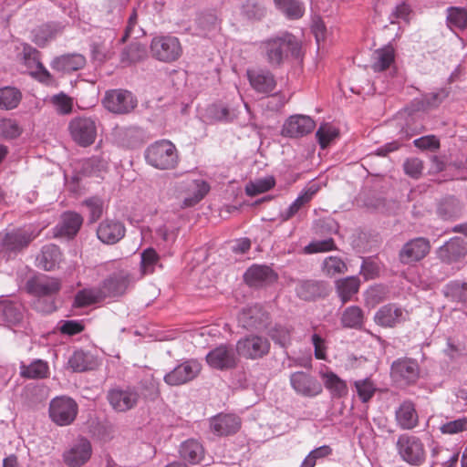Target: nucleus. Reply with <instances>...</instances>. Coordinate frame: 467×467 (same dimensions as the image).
Returning <instances> with one entry per match:
<instances>
[{
	"label": "nucleus",
	"instance_id": "nucleus-1",
	"mask_svg": "<svg viewBox=\"0 0 467 467\" xmlns=\"http://www.w3.org/2000/svg\"><path fill=\"white\" fill-rule=\"evenodd\" d=\"M261 48L268 58H299L304 56L301 43L290 33L263 42Z\"/></svg>",
	"mask_w": 467,
	"mask_h": 467
},
{
	"label": "nucleus",
	"instance_id": "nucleus-2",
	"mask_svg": "<svg viewBox=\"0 0 467 467\" xmlns=\"http://www.w3.org/2000/svg\"><path fill=\"white\" fill-rule=\"evenodd\" d=\"M145 157L149 164L160 170L173 169L179 161L175 145L165 140L148 147Z\"/></svg>",
	"mask_w": 467,
	"mask_h": 467
},
{
	"label": "nucleus",
	"instance_id": "nucleus-3",
	"mask_svg": "<svg viewBox=\"0 0 467 467\" xmlns=\"http://www.w3.org/2000/svg\"><path fill=\"white\" fill-rule=\"evenodd\" d=\"M389 376L394 385L407 388L417 383L420 377V368L414 358H399L391 363Z\"/></svg>",
	"mask_w": 467,
	"mask_h": 467
},
{
	"label": "nucleus",
	"instance_id": "nucleus-4",
	"mask_svg": "<svg viewBox=\"0 0 467 467\" xmlns=\"http://www.w3.org/2000/svg\"><path fill=\"white\" fill-rule=\"evenodd\" d=\"M396 449L400 458L410 465L420 466L425 461L424 445L418 437L409 434L400 435Z\"/></svg>",
	"mask_w": 467,
	"mask_h": 467
},
{
	"label": "nucleus",
	"instance_id": "nucleus-5",
	"mask_svg": "<svg viewBox=\"0 0 467 467\" xmlns=\"http://www.w3.org/2000/svg\"><path fill=\"white\" fill-rule=\"evenodd\" d=\"M68 131L72 140L81 147L90 146L97 138V125L91 117L78 116L68 123Z\"/></svg>",
	"mask_w": 467,
	"mask_h": 467
},
{
	"label": "nucleus",
	"instance_id": "nucleus-6",
	"mask_svg": "<svg viewBox=\"0 0 467 467\" xmlns=\"http://www.w3.org/2000/svg\"><path fill=\"white\" fill-rule=\"evenodd\" d=\"M270 349L268 338L255 334L245 336L236 342L237 354L246 359L263 358L269 354Z\"/></svg>",
	"mask_w": 467,
	"mask_h": 467
},
{
	"label": "nucleus",
	"instance_id": "nucleus-7",
	"mask_svg": "<svg viewBox=\"0 0 467 467\" xmlns=\"http://www.w3.org/2000/svg\"><path fill=\"white\" fill-rule=\"evenodd\" d=\"M78 411L77 402L67 397H57L50 401L49 417L58 426L70 425L76 419Z\"/></svg>",
	"mask_w": 467,
	"mask_h": 467
},
{
	"label": "nucleus",
	"instance_id": "nucleus-8",
	"mask_svg": "<svg viewBox=\"0 0 467 467\" xmlns=\"http://www.w3.org/2000/svg\"><path fill=\"white\" fill-rule=\"evenodd\" d=\"M38 234L39 232H36L30 227L2 233L0 234V246L4 251L18 253L26 248Z\"/></svg>",
	"mask_w": 467,
	"mask_h": 467
},
{
	"label": "nucleus",
	"instance_id": "nucleus-9",
	"mask_svg": "<svg viewBox=\"0 0 467 467\" xmlns=\"http://www.w3.org/2000/svg\"><path fill=\"white\" fill-rule=\"evenodd\" d=\"M107 399L114 410L127 412L137 407L140 394L134 387L117 388L108 392Z\"/></svg>",
	"mask_w": 467,
	"mask_h": 467
},
{
	"label": "nucleus",
	"instance_id": "nucleus-10",
	"mask_svg": "<svg viewBox=\"0 0 467 467\" xmlns=\"http://www.w3.org/2000/svg\"><path fill=\"white\" fill-rule=\"evenodd\" d=\"M236 349L231 345H220L206 355L207 364L215 369L227 370L234 368L239 361Z\"/></svg>",
	"mask_w": 467,
	"mask_h": 467
},
{
	"label": "nucleus",
	"instance_id": "nucleus-11",
	"mask_svg": "<svg viewBox=\"0 0 467 467\" xmlns=\"http://www.w3.org/2000/svg\"><path fill=\"white\" fill-rule=\"evenodd\" d=\"M103 105L113 113L125 114L136 107L137 100L128 90L113 89L106 92Z\"/></svg>",
	"mask_w": 467,
	"mask_h": 467
},
{
	"label": "nucleus",
	"instance_id": "nucleus-12",
	"mask_svg": "<svg viewBox=\"0 0 467 467\" xmlns=\"http://www.w3.org/2000/svg\"><path fill=\"white\" fill-rule=\"evenodd\" d=\"M430 251V241L424 237H417L402 246L399 253V258L403 265H411L424 259Z\"/></svg>",
	"mask_w": 467,
	"mask_h": 467
},
{
	"label": "nucleus",
	"instance_id": "nucleus-13",
	"mask_svg": "<svg viewBox=\"0 0 467 467\" xmlns=\"http://www.w3.org/2000/svg\"><path fill=\"white\" fill-rule=\"evenodd\" d=\"M130 282V274L125 270H119L104 279L99 287L105 298L120 296L126 293Z\"/></svg>",
	"mask_w": 467,
	"mask_h": 467
},
{
	"label": "nucleus",
	"instance_id": "nucleus-14",
	"mask_svg": "<svg viewBox=\"0 0 467 467\" xmlns=\"http://www.w3.org/2000/svg\"><path fill=\"white\" fill-rule=\"evenodd\" d=\"M201 371V365L196 360H187L164 376V381L170 386H180L194 379Z\"/></svg>",
	"mask_w": 467,
	"mask_h": 467
},
{
	"label": "nucleus",
	"instance_id": "nucleus-15",
	"mask_svg": "<svg viewBox=\"0 0 467 467\" xmlns=\"http://www.w3.org/2000/svg\"><path fill=\"white\" fill-rule=\"evenodd\" d=\"M290 384L297 394L305 397L317 396L323 390L321 383L315 377L305 371L292 373Z\"/></svg>",
	"mask_w": 467,
	"mask_h": 467
},
{
	"label": "nucleus",
	"instance_id": "nucleus-16",
	"mask_svg": "<svg viewBox=\"0 0 467 467\" xmlns=\"http://www.w3.org/2000/svg\"><path fill=\"white\" fill-rule=\"evenodd\" d=\"M239 322L246 329L263 331L268 328L270 316L261 306H253L243 309Z\"/></svg>",
	"mask_w": 467,
	"mask_h": 467
},
{
	"label": "nucleus",
	"instance_id": "nucleus-17",
	"mask_svg": "<svg viewBox=\"0 0 467 467\" xmlns=\"http://www.w3.org/2000/svg\"><path fill=\"white\" fill-rule=\"evenodd\" d=\"M60 288V280L47 275L33 276L26 284L27 293L39 297L55 295Z\"/></svg>",
	"mask_w": 467,
	"mask_h": 467
},
{
	"label": "nucleus",
	"instance_id": "nucleus-18",
	"mask_svg": "<svg viewBox=\"0 0 467 467\" xmlns=\"http://www.w3.org/2000/svg\"><path fill=\"white\" fill-rule=\"evenodd\" d=\"M91 454V443L88 440L80 438L64 451L63 461L68 467H80L90 459Z\"/></svg>",
	"mask_w": 467,
	"mask_h": 467
},
{
	"label": "nucleus",
	"instance_id": "nucleus-19",
	"mask_svg": "<svg viewBox=\"0 0 467 467\" xmlns=\"http://www.w3.org/2000/svg\"><path fill=\"white\" fill-rule=\"evenodd\" d=\"M126 234L124 223L119 220L106 218L97 228L98 239L105 244L119 243Z\"/></svg>",
	"mask_w": 467,
	"mask_h": 467
},
{
	"label": "nucleus",
	"instance_id": "nucleus-20",
	"mask_svg": "<svg viewBox=\"0 0 467 467\" xmlns=\"http://www.w3.org/2000/svg\"><path fill=\"white\" fill-rule=\"evenodd\" d=\"M150 49L159 58H179L182 54L179 39L171 36L154 37Z\"/></svg>",
	"mask_w": 467,
	"mask_h": 467
},
{
	"label": "nucleus",
	"instance_id": "nucleus-21",
	"mask_svg": "<svg viewBox=\"0 0 467 467\" xmlns=\"http://www.w3.org/2000/svg\"><path fill=\"white\" fill-rule=\"evenodd\" d=\"M245 283L254 287H261L276 282L278 276L269 266L254 265L244 275Z\"/></svg>",
	"mask_w": 467,
	"mask_h": 467
},
{
	"label": "nucleus",
	"instance_id": "nucleus-22",
	"mask_svg": "<svg viewBox=\"0 0 467 467\" xmlns=\"http://www.w3.org/2000/svg\"><path fill=\"white\" fill-rule=\"evenodd\" d=\"M83 224V217L75 212L62 213L60 222L54 228L56 237L74 238Z\"/></svg>",
	"mask_w": 467,
	"mask_h": 467
},
{
	"label": "nucleus",
	"instance_id": "nucleus-23",
	"mask_svg": "<svg viewBox=\"0 0 467 467\" xmlns=\"http://www.w3.org/2000/svg\"><path fill=\"white\" fill-rule=\"evenodd\" d=\"M247 78L252 88L258 93L269 94L276 87L274 75L265 69H248Z\"/></svg>",
	"mask_w": 467,
	"mask_h": 467
},
{
	"label": "nucleus",
	"instance_id": "nucleus-24",
	"mask_svg": "<svg viewBox=\"0 0 467 467\" xmlns=\"http://www.w3.org/2000/svg\"><path fill=\"white\" fill-rule=\"evenodd\" d=\"M315 127V121L308 116H292L284 125L283 134L295 138L301 137L310 133Z\"/></svg>",
	"mask_w": 467,
	"mask_h": 467
},
{
	"label": "nucleus",
	"instance_id": "nucleus-25",
	"mask_svg": "<svg viewBox=\"0 0 467 467\" xmlns=\"http://www.w3.org/2000/svg\"><path fill=\"white\" fill-rule=\"evenodd\" d=\"M398 426L402 430H412L419 425V415L411 400H404L395 412Z\"/></svg>",
	"mask_w": 467,
	"mask_h": 467
},
{
	"label": "nucleus",
	"instance_id": "nucleus-26",
	"mask_svg": "<svg viewBox=\"0 0 467 467\" xmlns=\"http://www.w3.org/2000/svg\"><path fill=\"white\" fill-rule=\"evenodd\" d=\"M403 309L394 304L381 306L374 316V321L382 327H394L404 320Z\"/></svg>",
	"mask_w": 467,
	"mask_h": 467
},
{
	"label": "nucleus",
	"instance_id": "nucleus-27",
	"mask_svg": "<svg viewBox=\"0 0 467 467\" xmlns=\"http://www.w3.org/2000/svg\"><path fill=\"white\" fill-rule=\"evenodd\" d=\"M467 254V242L461 237H453L439 250L440 258L451 263L459 261Z\"/></svg>",
	"mask_w": 467,
	"mask_h": 467
},
{
	"label": "nucleus",
	"instance_id": "nucleus-28",
	"mask_svg": "<svg viewBox=\"0 0 467 467\" xmlns=\"http://www.w3.org/2000/svg\"><path fill=\"white\" fill-rule=\"evenodd\" d=\"M240 427L241 420L234 414H219L211 420L213 432L219 436L234 434Z\"/></svg>",
	"mask_w": 467,
	"mask_h": 467
},
{
	"label": "nucleus",
	"instance_id": "nucleus-29",
	"mask_svg": "<svg viewBox=\"0 0 467 467\" xmlns=\"http://www.w3.org/2000/svg\"><path fill=\"white\" fill-rule=\"evenodd\" d=\"M320 186L317 183L305 188L298 197L290 204L288 209L281 213V220L286 222L293 218L305 205L308 204L319 192Z\"/></svg>",
	"mask_w": 467,
	"mask_h": 467
},
{
	"label": "nucleus",
	"instance_id": "nucleus-30",
	"mask_svg": "<svg viewBox=\"0 0 467 467\" xmlns=\"http://www.w3.org/2000/svg\"><path fill=\"white\" fill-rule=\"evenodd\" d=\"M62 254L56 244H47L42 248L41 255L37 258L38 266L46 271L54 270L61 262Z\"/></svg>",
	"mask_w": 467,
	"mask_h": 467
},
{
	"label": "nucleus",
	"instance_id": "nucleus-31",
	"mask_svg": "<svg viewBox=\"0 0 467 467\" xmlns=\"http://www.w3.org/2000/svg\"><path fill=\"white\" fill-rule=\"evenodd\" d=\"M340 321L343 327L361 329L365 321L364 312L358 306H348L342 312Z\"/></svg>",
	"mask_w": 467,
	"mask_h": 467
},
{
	"label": "nucleus",
	"instance_id": "nucleus-32",
	"mask_svg": "<svg viewBox=\"0 0 467 467\" xmlns=\"http://www.w3.org/2000/svg\"><path fill=\"white\" fill-rule=\"evenodd\" d=\"M360 281L358 277L348 276L336 282V288L342 304L348 302L358 292Z\"/></svg>",
	"mask_w": 467,
	"mask_h": 467
},
{
	"label": "nucleus",
	"instance_id": "nucleus-33",
	"mask_svg": "<svg viewBox=\"0 0 467 467\" xmlns=\"http://www.w3.org/2000/svg\"><path fill=\"white\" fill-rule=\"evenodd\" d=\"M267 334L275 344L286 348L292 343L293 327L287 325L275 324L267 328Z\"/></svg>",
	"mask_w": 467,
	"mask_h": 467
},
{
	"label": "nucleus",
	"instance_id": "nucleus-34",
	"mask_svg": "<svg viewBox=\"0 0 467 467\" xmlns=\"http://www.w3.org/2000/svg\"><path fill=\"white\" fill-rule=\"evenodd\" d=\"M321 378L325 387L334 397H343L348 394V386L345 380L340 379L336 373L327 371L321 373Z\"/></svg>",
	"mask_w": 467,
	"mask_h": 467
},
{
	"label": "nucleus",
	"instance_id": "nucleus-35",
	"mask_svg": "<svg viewBox=\"0 0 467 467\" xmlns=\"http://www.w3.org/2000/svg\"><path fill=\"white\" fill-rule=\"evenodd\" d=\"M325 291V284L315 280L302 281L296 288L297 295L304 300H312L321 296Z\"/></svg>",
	"mask_w": 467,
	"mask_h": 467
},
{
	"label": "nucleus",
	"instance_id": "nucleus-36",
	"mask_svg": "<svg viewBox=\"0 0 467 467\" xmlns=\"http://www.w3.org/2000/svg\"><path fill=\"white\" fill-rule=\"evenodd\" d=\"M104 298L100 287L84 288L75 295L73 306L75 307H86L99 303Z\"/></svg>",
	"mask_w": 467,
	"mask_h": 467
},
{
	"label": "nucleus",
	"instance_id": "nucleus-37",
	"mask_svg": "<svg viewBox=\"0 0 467 467\" xmlns=\"http://www.w3.org/2000/svg\"><path fill=\"white\" fill-rule=\"evenodd\" d=\"M274 3L288 19H299L305 14V6L300 0H274Z\"/></svg>",
	"mask_w": 467,
	"mask_h": 467
},
{
	"label": "nucleus",
	"instance_id": "nucleus-38",
	"mask_svg": "<svg viewBox=\"0 0 467 467\" xmlns=\"http://www.w3.org/2000/svg\"><path fill=\"white\" fill-rule=\"evenodd\" d=\"M182 458L189 462L198 463L203 457V448L200 442L195 440H188L182 443L180 448Z\"/></svg>",
	"mask_w": 467,
	"mask_h": 467
},
{
	"label": "nucleus",
	"instance_id": "nucleus-39",
	"mask_svg": "<svg viewBox=\"0 0 467 467\" xmlns=\"http://www.w3.org/2000/svg\"><path fill=\"white\" fill-rule=\"evenodd\" d=\"M49 374V368L47 362L37 359L29 365L20 367V375L26 379H45Z\"/></svg>",
	"mask_w": 467,
	"mask_h": 467
},
{
	"label": "nucleus",
	"instance_id": "nucleus-40",
	"mask_svg": "<svg viewBox=\"0 0 467 467\" xmlns=\"http://www.w3.org/2000/svg\"><path fill=\"white\" fill-rule=\"evenodd\" d=\"M22 99V93L13 87L0 88V109L10 110L18 107Z\"/></svg>",
	"mask_w": 467,
	"mask_h": 467
},
{
	"label": "nucleus",
	"instance_id": "nucleus-41",
	"mask_svg": "<svg viewBox=\"0 0 467 467\" xmlns=\"http://www.w3.org/2000/svg\"><path fill=\"white\" fill-rule=\"evenodd\" d=\"M447 24L451 30H463L467 27V10L462 7L448 8Z\"/></svg>",
	"mask_w": 467,
	"mask_h": 467
},
{
	"label": "nucleus",
	"instance_id": "nucleus-42",
	"mask_svg": "<svg viewBox=\"0 0 467 467\" xmlns=\"http://www.w3.org/2000/svg\"><path fill=\"white\" fill-rule=\"evenodd\" d=\"M67 364L76 372L92 369L94 366L92 358L82 350L75 351L69 358Z\"/></svg>",
	"mask_w": 467,
	"mask_h": 467
},
{
	"label": "nucleus",
	"instance_id": "nucleus-43",
	"mask_svg": "<svg viewBox=\"0 0 467 467\" xmlns=\"http://www.w3.org/2000/svg\"><path fill=\"white\" fill-rule=\"evenodd\" d=\"M275 185V180L273 176L260 178L254 182H250L245 186V193L248 196H255L273 189Z\"/></svg>",
	"mask_w": 467,
	"mask_h": 467
},
{
	"label": "nucleus",
	"instance_id": "nucleus-44",
	"mask_svg": "<svg viewBox=\"0 0 467 467\" xmlns=\"http://www.w3.org/2000/svg\"><path fill=\"white\" fill-rule=\"evenodd\" d=\"M266 14L265 7L254 1L246 0L241 7V15L249 21L261 20Z\"/></svg>",
	"mask_w": 467,
	"mask_h": 467
},
{
	"label": "nucleus",
	"instance_id": "nucleus-45",
	"mask_svg": "<svg viewBox=\"0 0 467 467\" xmlns=\"http://www.w3.org/2000/svg\"><path fill=\"white\" fill-rule=\"evenodd\" d=\"M210 185L202 180H196L193 182V193L192 196L187 197L183 201V207H192L201 202L206 194L210 192Z\"/></svg>",
	"mask_w": 467,
	"mask_h": 467
},
{
	"label": "nucleus",
	"instance_id": "nucleus-46",
	"mask_svg": "<svg viewBox=\"0 0 467 467\" xmlns=\"http://www.w3.org/2000/svg\"><path fill=\"white\" fill-rule=\"evenodd\" d=\"M0 315L10 324H18L23 319L22 306L19 304L4 303L0 305Z\"/></svg>",
	"mask_w": 467,
	"mask_h": 467
},
{
	"label": "nucleus",
	"instance_id": "nucleus-47",
	"mask_svg": "<svg viewBox=\"0 0 467 467\" xmlns=\"http://www.w3.org/2000/svg\"><path fill=\"white\" fill-rule=\"evenodd\" d=\"M160 262V256L153 248L145 249L140 254V271L143 275L152 274Z\"/></svg>",
	"mask_w": 467,
	"mask_h": 467
},
{
	"label": "nucleus",
	"instance_id": "nucleus-48",
	"mask_svg": "<svg viewBox=\"0 0 467 467\" xmlns=\"http://www.w3.org/2000/svg\"><path fill=\"white\" fill-rule=\"evenodd\" d=\"M338 135V130L328 123L322 124L316 133L317 141L322 149H326Z\"/></svg>",
	"mask_w": 467,
	"mask_h": 467
},
{
	"label": "nucleus",
	"instance_id": "nucleus-49",
	"mask_svg": "<svg viewBox=\"0 0 467 467\" xmlns=\"http://www.w3.org/2000/svg\"><path fill=\"white\" fill-rule=\"evenodd\" d=\"M462 206L454 197L445 198L439 205V213L444 219H450L457 216L461 212Z\"/></svg>",
	"mask_w": 467,
	"mask_h": 467
},
{
	"label": "nucleus",
	"instance_id": "nucleus-50",
	"mask_svg": "<svg viewBox=\"0 0 467 467\" xmlns=\"http://www.w3.org/2000/svg\"><path fill=\"white\" fill-rule=\"evenodd\" d=\"M322 270L326 275L334 276L338 274H344L348 267L339 257L329 256L324 260Z\"/></svg>",
	"mask_w": 467,
	"mask_h": 467
},
{
	"label": "nucleus",
	"instance_id": "nucleus-51",
	"mask_svg": "<svg viewBox=\"0 0 467 467\" xmlns=\"http://www.w3.org/2000/svg\"><path fill=\"white\" fill-rule=\"evenodd\" d=\"M354 385L362 402L370 400L376 392V385L370 379L357 380Z\"/></svg>",
	"mask_w": 467,
	"mask_h": 467
},
{
	"label": "nucleus",
	"instance_id": "nucleus-52",
	"mask_svg": "<svg viewBox=\"0 0 467 467\" xmlns=\"http://www.w3.org/2000/svg\"><path fill=\"white\" fill-rule=\"evenodd\" d=\"M447 295L454 301L467 303V283H451L447 287Z\"/></svg>",
	"mask_w": 467,
	"mask_h": 467
},
{
	"label": "nucleus",
	"instance_id": "nucleus-53",
	"mask_svg": "<svg viewBox=\"0 0 467 467\" xmlns=\"http://www.w3.org/2000/svg\"><path fill=\"white\" fill-rule=\"evenodd\" d=\"M56 110L62 115L69 114L73 109V100L70 97L64 93L54 95L51 99Z\"/></svg>",
	"mask_w": 467,
	"mask_h": 467
},
{
	"label": "nucleus",
	"instance_id": "nucleus-54",
	"mask_svg": "<svg viewBox=\"0 0 467 467\" xmlns=\"http://www.w3.org/2000/svg\"><path fill=\"white\" fill-rule=\"evenodd\" d=\"M0 132L6 139H15L20 136L22 128L15 119H3L0 123Z\"/></svg>",
	"mask_w": 467,
	"mask_h": 467
},
{
	"label": "nucleus",
	"instance_id": "nucleus-55",
	"mask_svg": "<svg viewBox=\"0 0 467 467\" xmlns=\"http://www.w3.org/2000/svg\"><path fill=\"white\" fill-rule=\"evenodd\" d=\"M403 169L408 176L413 179H419L424 169L423 161L416 157L409 158L405 161Z\"/></svg>",
	"mask_w": 467,
	"mask_h": 467
},
{
	"label": "nucleus",
	"instance_id": "nucleus-56",
	"mask_svg": "<svg viewBox=\"0 0 467 467\" xmlns=\"http://www.w3.org/2000/svg\"><path fill=\"white\" fill-rule=\"evenodd\" d=\"M89 211V222L95 223L103 213V201L99 197H91L84 202Z\"/></svg>",
	"mask_w": 467,
	"mask_h": 467
},
{
	"label": "nucleus",
	"instance_id": "nucleus-57",
	"mask_svg": "<svg viewBox=\"0 0 467 467\" xmlns=\"http://www.w3.org/2000/svg\"><path fill=\"white\" fill-rule=\"evenodd\" d=\"M336 249L335 242L332 238L322 241L311 242L305 247L306 254L324 253Z\"/></svg>",
	"mask_w": 467,
	"mask_h": 467
},
{
	"label": "nucleus",
	"instance_id": "nucleus-58",
	"mask_svg": "<svg viewBox=\"0 0 467 467\" xmlns=\"http://www.w3.org/2000/svg\"><path fill=\"white\" fill-rule=\"evenodd\" d=\"M467 430V418L463 417L442 424L440 431L443 434H456Z\"/></svg>",
	"mask_w": 467,
	"mask_h": 467
},
{
	"label": "nucleus",
	"instance_id": "nucleus-59",
	"mask_svg": "<svg viewBox=\"0 0 467 467\" xmlns=\"http://www.w3.org/2000/svg\"><path fill=\"white\" fill-rule=\"evenodd\" d=\"M57 31H60V26L45 25L39 27L35 34V40L38 45H44L48 39L53 38Z\"/></svg>",
	"mask_w": 467,
	"mask_h": 467
},
{
	"label": "nucleus",
	"instance_id": "nucleus-60",
	"mask_svg": "<svg viewBox=\"0 0 467 467\" xmlns=\"http://www.w3.org/2000/svg\"><path fill=\"white\" fill-rule=\"evenodd\" d=\"M448 96L449 91L446 88H440L437 91L425 95L423 97V104L428 108H435L438 107Z\"/></svg>",
	"mask_w": 467,
	"mask_h": 467
},
{
	"label": "nucleus",
	"instance_id": "nucleus-61",
	"mask_svg": "<svg viewBox=\"0 0 467 467\" xmlns=\"http://www.w3.org/2000/svg\"><path fill=\"white\" fill-rule=\"evenodd\" d=\"M415 147L420 150H436L440 148V140L435 135L420 137L413 141Z\"/></svg>",
	"mask_w": 467,
	"mask_h": 467
},
{
	"label": "nucleus",
	"instance_id": "nucleus-62",
	"mask_svg": "<svg viewBox=\"0 0 467 467\" xmlns=\"http://www.w3.org/2000/svg\"><path fill=\"white\" fill-rule=\"evenodd\" d=\"M23 62L26 66L28 63L30 66L32 64L35 67V70L28 72L32 77L42 82H47L49 79L50 75L48 71L42 66L40 60H23Z\"/></svg>",
	"mask_w": 467,
	"mask_h": 467
},
{
	"label": "nucleus",
	"instance_id": "nucleus-63",
	"mask_svg": "<svg viewBox=\"0 0 467 467\" xmlns=\"http://www.w3.org/2000/svg\"><path fill=\"white\" fill-rule=\"evenodd\" d=\"M315 358L320 360L327 359V346L325 340L317 334L312 336Z\"/></svg>",
	"mask_w": 467,
	"mask_h": 467
},
{
	"label": "nucleus",
	"instance_id": "nucleus-64",
	"mask_svg": "<svg viewBox=\"0 0 467 467\" xmlns=\"http://www.w3.org/2000/svg\"><path fill=\"white\" fill-rule=\"evenodd\" d=\"M84 330V326L76 320H67L60 327L63 334L69 336L77 335Z\"/></svg>",
	"mask_w": 467,
	"mask_h": 467
}]
</instances>
